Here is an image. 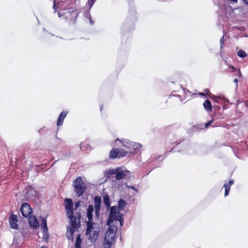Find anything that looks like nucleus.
Instances as JSON below:
<instances>
[{"label":"nucleus","mask_w":248,"mask_h":248,"mask_svg":"<svg viewBox=\"0 0 248 248\" xmlns=\"http://www.w3.org/2000/svg\"><path fill=\"white\" fill-rule=\"evenodd\" d=\"M42 229L43 230V232L44 233H46L48 232V228L47 226V221L46 220L43 218L42 221Z\"/></svg>","instance_id":"obj_20"},{"label":"nucleus","mask_w":248,"mask_h":248,"mask_svg":"<svg viewBox=\"0 0 248 248\" xmlns=\"http://www.w3.org/2000/svg\"><path fill=\"white\" fill-rule=\"evenodd\" d=\"M95 1V0H88V4L90 8L93 6Z\"/></svg>","instance_id":"obj_26"},{"label":"nucleus","mask_w":248,"mask_h":248,"mask_svg":"<svg viewBox=\"0 0 248 248\" xmlns=\"http://www.w3.org/2000/svg\"><path fill=\"white\" fill-rule=\"evenodd\" d=\"M40 248H48L46 246H43L41 247H40Z\"/></svg>","instance_id":"obj_36"},{"label":"nucleus","mask_w":248,"mask_h":248,"mask_svg":"<svg viewBox=\"0 0 248 248\" xmlns=\"http://www.w3.org/2000/svg\"><path fill=\"white\" fill-rule=\"evenodd\" d=\"M173 126H174L175 125L174 124H171V125H167V126L165 127V128L166 129H170L171 128V127H172Z\"/></svg>","instance_id":"obj_30"},{"label":"nucleus","mask_w":248,"mask_h":248,"mask_svg":"<svg viewBox=\"0 0 248 248\" xmlns=\"http://www.w3.org/2000/svg\"><path fill=\"white\" fill-rule=\"evenodd\" d=\"M68 114V111H62L58 117V119L57 122V126H61L62 125L64 119L66 117Z\"/></svg>","instance_id":"obj_12"},{"label":"nucleus","mask_w":248,"mask_h":248,"mask_svg":"<svg viewBox=\"0 0 248 248\" xmlns=\"http://www.w3.org/2000/svg\"><path fill=\"white\" fill-rule=\"evenodd\" d=\"M245 3H246L247 4H248V0H243Z\"/></svg>","instance_id":"obj_37"},{"label":"nucleus","mask_w":248,"mask_h":248,"mask_svg":"<svg viewBox=\"0 0 248 248\" xmlns=\"http://www.w3.org/2000/svg\"><path fill=\"white\" fill-rule=\"evenodd\" d=\"M122 214L117 212V208L116 206H111L108 218L107 220V225H110L114 221L118 218L119 214Z\"/></svg>","instance_id":"obj_7"},{"label":"nucleus","mask_w":248,"mask_h":248,"mask_svg":"<svg viewBox=\"0 0 248 248\" xmlns=\"http://www.w3.org/2000/svg\"><path fill=\"white\" fill-rule=\"evenodd\" d=\"M231 0L232 1L235 2H237L238 0Z\"/></svg>","instance_id":"obj_38"},{"label":"nucleus","mask_w":248,"mask_h":248,"mask_svg":"<svg viewBox=\"0 0 248 248\" xmlns=\"http://www.w3.org/2000/svg\"><path fill=\"white\" fill-rule=\"evenodd\" d=\"M94 224L93 220H88L87 222V230L86 234H89L92 232V230L94 229L93 225Z\"/></svg>","instance_id":"obj_16"},{"label":"nucleus","mask_w":248,"mask_h":248,"mask_svg":"<svg viewBox=\"0 0 248 248\" xmlns=\"http://www.w3.org/2000/svg\"><path fill=\"white\" fill-rule=\"evenodd\" d=\"M103 202L107 207H109L110 205V199L108 195L106 194L103 196Z\"/></svg>","instance_id":"obj_21"},{"label":"nucleus","mask_w":248,"mask_h":248,"mask_svg":"<svg viewBox=\"0 0 248 248\" xmlns=\"http://www.w3.org/2000/svg\"><path fill=\"white\" fill-rule=\"evenodd\" d=\"M80 206V202L78 201L75 204V210H76Z\"/></svg>","instance_id":"obj_27"},{"label":"nucleus","mask_w":248,"mask_h":248,"mask_svg":"<svg viewBox=\"0 0 248 248\" xmlns=\"http://www.w3.org/2000/svg\"><path fill=\"white\" fill-rule=\"evenodd\" d=\"M105 235L104 247L105 248H110L112 244L115 240L116 232L117 227L116 225H110Z\"/></svg>","instance_id":"obj_2"},{"label":"nucleus","mask_w":248,"mask_h":248,"mask_svg":"<svg viewBox=\"0 0 248 248\" xmlns=\"http://www.w3.org/2000/svg\"><path fill=\"white\" fill-rule=\"evenodd\" d=\"M29 217V223L30 226L34 229L38 228L39 225L36 217L34 216L32 217L30 216Z\"/></svg>","instance_id":"obj_13"},{"label":"nucleus","mask_w":248,"mask_h":248,"mask_svg":"<svg viewBox=\"0 0 248 248\" xmlns=\"http://www.w3.org/2000/svg\"><path fill=\"white\" fill-rule=\"evenodd\" d=\"M103 106L102 105L100 107V110L102 111L103 110Z\"/></svg>","instance_id":"obj_33"},{"label":"nucleus","mask_w":248,"mask_h":248,"mask_svg":"<svg viewBox=\"0 0 248 248\" xmlns=\"http://www.w3.org/2000/svg\"><path fill=\"white\" fill-rule=\"evenodd\" d=\"M74 187L78 197L81 196L84 193L86 186L80 176L77 177L74 181Z\"/></svg>","instance_id":"obj_4"},{"label":"nucleus","mask_w":248,"mask_h":248,"mask_svg":"<svg viewBox=\"0 0 248 248\" xmlns=\"http://www.w3.org/2000/svg\"><path fill=\"white\" fill-rule=\"evenodd\" d=\"M20 211L24 217H29L32 213V209L31 206L27 203L22 204L20 208Z\"/></svg>","instance_id":"obj_9"},{"label":"nucleus","mask_w":248,"mask_h":248,"mask_svg":"<svg viewBox=\"0 0 248 248\" xmlns=\"http://www.w3.org/2000/svg\"><path fill=\"white\" fill-rule=\"evenodd\" d=\"M118 171V168L114 169H109L107 170L105 173V175L107 178H109L111 176L116 174Z\"/></svg>","instance_id":"obj_19"},{"label":"nucleus","mask_w":248,"mask_h":248,"mask_svg":"<svg viewBox=\"0 0 248 248\" xmlns=\"http://www.w3.org/2000/svg\"><path fill=\"white\" fill-rule=\"evenodd\" d=\"M119 221L120 222V225L122 226L124 224V218L122 214H119L118 218L116 221Z\"/></svg>","instance_id":"obj_23"},{"label":"nucleus","mask_w":248,"mask_h":248,"mask_svg":"<svg viewBox=\"0 0 248 248\" xmlns=\"http://www.w3.org/2000/svg\"><path fill=\"white\" fill-rule=\"evenodd\" d=\"M55 6H56V4H55V2H54V4H53V8L54 9H55Z\"/></svg>","instance_id":"obj_39"},{"label":"nucleus","mask_w":248,"mask_h":248,"mask_svg":"<svg viewBox=\"0 0 248 248\" xmlns=\"http://www.w3.org/2000/svg\"><path fill=\"white\" fill-rule=\"evenodd\" d=\"M80 147L82 150H88L91 148V146L86 142H82L80 144Z\"/></svg>","instance_id":"obj_22"},{"label":"nucleus","mask_w":248,"mask_h":248,"mask_svg":"<svg viewBox=\"0 0 248 248\" xmlns=\"http://www.w3.org/2000/svg\"><path fill=\"white\" fill-rule=\"evenodd\" d=\"M130 171L126 170H122L121 168L118 167V171L115 175L117 180H120L125 178V176L129 174Z\"/></svg>","instance_id":"obj_10"},{"label":"nucleus","mask_w":248,"mask_h":248,"mask_svg":"<svg viewBox=\"0 0 248 248\" xmlns=\"http://www.w3.org/2000/svg\"><path fill=\"white\" fill-rule=\"evenodd\" d=\"M238 56L241 58H244L247 56L246 53L242 50H240L238 52Z\"/></svg>","instance_id":"obj_24"},{"label":"nucleus","mask_w":248,"mask_h":248,"mask_svg":"<svg viewBox=\"0 0 248 248\" xmlns=\"http://www.w3.org/2000/svg\"><path fill=\"white\" fill-rule=\"evenodd\" d=\"M67 217L70 219L71 227L69 228L68 231L70 232L71 235H73L74 232L78 228L77 224V220L79 221L81 218V215L79 212H76L75 216L72 215V216H68Z\"/></svg>","instance_id":"obj_5"},{"label":"nucleus","mask_w":248,"mask_h":248,"mask_svg":"<svg viewBox=\"0 0 248 248\" xmlns=\"http://www.w3.org/2000/svg\"><path fill=\"white\" fill-rule=\"evenodd\" d=\"M203 107L207 112H211L212 110V106L210 100L207 99L203 103Z\"/></svg>","instance_id":"obj_17"},{"label":"nucleus","mask_w":248,"mask_h":248,"mask_svg":"<svg viewBox=\"0 0 248 248\" xmlns=\"http://www.w3.org/2000/svg\"><path fill=\"white\" fill-rule=\"evenodd\" d=\"M94 206L92 204L89 205L87 209V217L88 220H93V212L95 211V215L97 218L100 216V212L101 207V198L96 196L93 198Z\"/></svg>","instance_id":"obj_1"},{"label":"nucleus","mask_w":248,"mask_h":248,"mask_svg":"<svg viewBox=\"0 0 248 248\" xmlns=\"http://www.w3.org/2000/svg\"><path fill=\"white\" fill-rule=\"evenodd\" d=\"M126 186L128 188H131V189L134 190L136 192H138V189L137 188H135L134 186H129L126 185Z\"/></svg>","instance_id":"obj_29"},{"label":"nucleus","mask_w":248,"mask_h":248,"mask_svg":"<svg viewBox=\"0 0 248 248\" xmlns=\"http://www.w3.org/2000/svg\"><path fill=\"white\" fill-rule=\"evenodd\" d=\"M64 207L66 213V216H72L74 214L73 202L72 199L66 198L64 200Z\"/></svg>","instance_id":"obj_8"},{"label":"nucleus","mask_w":248,"mask_h":248,"mask_svg":"<svg viewBox=\"0 0 248 248\" xmlns=\"http://www.w3.org/2000/svg\"><path fill=\"white\" fill-rule=\"evenodd\" d=\"M119 141L123 143V146L125 147L126 150H131L132 152L129 153L128 155L134 154L137 150H139L140 148V145L139 143H134L130 141H126L123 142L122 141L117 139L116 140V142Z\"/></svg>","instance_id":"obj_6"},{"label":"nucleus","mask_w":248,"mask_h":248,"mask_svg":"<svg viewBox=\"0 0 248 248\" xmlns=\"http://www.w3.org/2000/svg\"><path fill=\"white\" fill-rule=\"evenodd\" d=\"M76 248H80V246L78 245V242L76 243Z\"/></svg>","instance_id":"obj_34"},{"label":"nucleus","mask_w":248,"mask_h":248,"mask_svg":"<svg viewBox=\"0 0 248 248\" xmlns=\"http://www.w3.org/2000/svg\"><path fill=\"white\" fill-rule=\"evenodd\" d=\"M214 122V119H212L211 120H210L209 121H208L207 123H206L204 126V128H202V129L203 128H207L208 126H209V125H210Z\"/></svg>","instance_id":"obj_25"},{"label":"nucleus","mask_w":248,"mask_h":248,"mask_svg":"<svg viewBox=\"0 0 248 248\" xmlns=\"http://www.w3.org/2000/svg\"><path fill=\"white\" fill-rule=\"evenodd\" d=\"M131 150H126L125 148H113L109 152V157L110 159L124 157L131 152Z\"/></svg>","instance_id":"obj_3"},{"label":"nucleus","mask_w":248,"mask_h":248,"mask_svg":"<svg viewBox=\"0 0 248 248\" xmlns=\"http://www.w3.org/2000/svg\"><path fill=\"white\" fill-rule=\"evenodd\" d=\"M127 204V202L125 201H124L123 199H120L119 201H118V210L120 211H123L124 210V208L126 206Z\"/></svg>","instance_id":"obj_18"},{"label":"nucleus","mask_w":248,"mask_h":248,"mask_svg":"<svg viewBox=\"0 0 248 248\" xmlns=\"http://www.w3.org/2000/svg\"><path fill=\"white\" fill-rule=\"evenodd\" d=\"M233 81H234V82H235V83L237 84L238 82V79L237 78H235L234 79Z\"/></svg>","instance_id":"obj_35"},{"label":"nucleus","mask_w":248,"mask_h":248,"mask_svg":"<svg viewBox=\"0 0 248 248\" xmlns=\"http://www.w3.org/2000/svg\"><path fill=\"white\" fill-rule=\"evenodd\" d=\"M234 181L233 180H230L229 182L227 184H225L224 185L223 187L225 188V193L224 196L226 197L229 195L231 186L233 184Z\"/></svg>","instance_id":"obj_14"},{"label":"nucleus","mask_w":248,"mask_h":248,"mask_svg":"<svg viewBox=\"0 0 248 248\" xmlns=\"http://www.w3.org/2000/svg\"><path fill=\"white\" fill-rule=\"evenodd\" d=\"M220 42L221 45L224 44V39L223 36L220 39Z\"/></svg>","instance_id":"obj_31"},{"label":"nucleus","mask_w":248,"mask_h":248,"mask_svg":"<svg viewBox=\"0 0 248 248\" xmlns=\"http://www.w3.org/2000/svg\"><path fill=\"white\" fill-rule=\"evenodd\" d=\"M199 94L200 95H202V96H206V94L203 93H199Z\"/></svg>","instance_id":"obj_32"},{"label":"nucleus","mask_w":248,"mask_h":248,"mask_svg":"<svg viewBox=\"0 0 248 248\" xmlns=\"http://www.w3.org/2000/svg\"><path fill=\"white\" fill-rule=\"evenodd\" d=\"M214 108L215 110V111H219L220 110L221 108L219 106H216V105H215V106H214Z\"/></svg>","instance_id":"obj_28"},{"label":"nucleus","mask_w":248,"mask_h":248,"mask_svg":"<svg viewBox=\"0 0 248 248\" xmlns=\"http://www.w3.org/2000/svg\"><path fill=\"white\" fill-rule=\"evenodd\" d=\"M99 231L98 230H93L89 234V239L92 241L94 242L97 239L99 235Z\"/></svg>","instance_id":"obj_15"},{"label":"nucleus","mask_w":248,"mask_h":248,"mask_svg":"<svg viewBox=\"0 0 248 248\" xmlns=\"http://www.w3.org/2000/svg\"><path fill=\"white\" fill-rule=\"evenodd\" d=\"M18 219L17 216L14 214H12L9 218V222L11 228L13 229H18Z\"/></svg>","instance_id":"obj_11"}]
</instances>
